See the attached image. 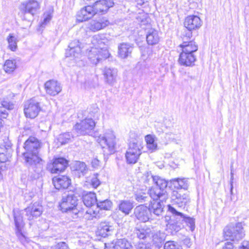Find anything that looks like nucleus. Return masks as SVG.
<instances>
[{
  "label": "nucleus",
  "instance_id": "393cba45",
  "mask_svg": "<svg viewBox=\"0 0 249 249\" xmlns=\"http://www.w3.org/2000/svg\"><path fill=\"white\" fill-rule=\"evenodd\" d=\"M154 231L153 228L147 226H144L140 228H136L135 233L140 239H145L151 237Z\"/></svg>",
  "mask_w": 249,
  "mask_h": 249
},
{
  "label": "nucleus",
  "instance_id": "f257e3e1",
  "mask_svg": "<svg viewBox=\"0 0 249 249\" xmlns=\"http://www.w3.org/2000/svg\"><path fill=\"white\" fill-rule=\"evenodd\" d=\"M40 143L37 139L31 137L24 143L26 152L22 154L27 165L36 168L35 171L38 173L42 171L44 163V161L37 155Z\"/></svg>",
  "mask_w": 249,
  "mask_h": 249
},
{
  "label": "nucleus",
  "instance_id": "3c124183",
  "mask_svg": "<svg viewBox=\"0 0 249 249\" xmlns=\"http://www.w3.org/2000/svg\"><path fill=\"white\" fill-rule=\"evenodd\" d=\"M51 249H69V247L65 242H59L51 248Z\"/></svg>",
  "mask_w": 249,
  "mask_h": 249
},
{
  "label": "nucleus",
  "instance_id": "7c9ffc66",
  "mask_svg": "<svg viewBox=\"0 0 249 249\" xmlns=\"http://www.w3.org/2000/svg\"><path fill=\"white\" fill-rule=\"evenodd\" d=\"M152 235L153 245H154L156 247L160 248L165 239V234L164 232L159 231L155 233L153 232Z\"/></svg>",
  "mask_w": 249,
  "mask_h": 249
},
{
  "label": "nucleus",
  "instance_id": "f03ea898",
  "mask_svg": "<svg viewBox=\"0 0 249 249\" xmlns=\"http://www.w3.org/2000/svg\"><path fill=\"white\" fill-rule=\"evenodd\" d=\"M163 209L161 203L154 201L151 202L149 208L143 205L137 206L134 210V214L138 220L145 222L149 220L151 213L159 216L162 213Z\"/></svg>",
  "mask_w": 249,
  "mask_h": 249
},
{
  "label": "nucleus",
  "instance_id": "4c0bfd02",
  "mask_svg": "<svg viewBox=\"0 0 249 249\" xmlns=\"http://www.w3.org/2000/svg\"><path fill=\"white\" fill-rule=\"evenodd\" d=\"M131 244L125 239H118L115 243L114 249H132Z\"/></svg>",
  "mask_w": 249,
  "mask_h": 249
},
{
  "label": "nucleus",
  "instance_id": "c85d7f7f",
  "mask_svg": "<svg viewBox=\"0 0 249 249\" xmlns=\"http://www.w3.org/2000/svg\"><path fill=\"white\" fill-rule=\"evenodd\" d=\"M91 43L93 45V47H97L100 51L107 50L105 46L108 43V40L105 38H102V36L96 35L92 37Z\"/></svg>",
  "mask_w": 249,
  "mask_h": 249
},
{
  "label": "nucleus",
  "instance_id": "b1692460",
  "mask_svg": "<svg viewBox=\"0 0 249 249\" xmlns=\"http://www.w3.org/2000/svg\"><path fill=\"white\" fill-rule=\"evenodd\" d=\"M168 210L175 215L180 216L183 218L184 221L190 228V230L193 231L195 228V219L190 217L185 216L182 213L178 212L173 207L168 205Z\"/></svg>",
  "mask_w": 249,
  "mask_h": 249
},
{
  "label": "nucleus",
  "instance_id": "a18cd8bd",
  "mask_svg": "<svg viewBox=\"0 0 249 249\" xmlns=\"http://www.w3.org/2000/svg\"><path fill=\"white\" fill-rule=\"evenodd\" d=\"M72 138H73V136H71L70 133H64L59 136L58 141L61 144H65L70 142Z\"/></svg>",
  "mask_w": 249,
  "mask_h": 249
},
{
  "label": "nucleus",
  "instance_id": "f704fd0d",
  "mask_svg": "<svg viewBox=\"0 0 249 249\" xmlns=\"http://www.w3.org/2000/svg\"><path fill=\"white\" fill-rule=\"evenodd\" d=\"M15 225L17 229V231L18 232L21 231L22 229L24 227V224L22 219V216L21 215L19 212L16 211L15 210L13 211Z\"/></svg>",
  "mask_w": 249,
  "mask_h": 249
},
{
  "label": "nucleus",
  "instance_id": "58836bf2",
  "mask_svg": "<svg viewBox=\"0 0 249 249\" xmlns=\"http://www.w3.org/2000/svg\"><path fill=\"white\" fill-rule=\"evenodd\" d=\"M17 68V62L15 60H7L4 65L3 69L6 73L13 72Z\"/></svg>",
  "mask_w": 249,
  "mask_h": 249
},
{
  "label": "nucleus",
  "instance_id": "bf43d9fd",
  "mask_svg": "<svg viewBox=\"0 0 249 249\" xmlns=\"http://www.w3.org/2000/svg\"><path fill=\"white\" fill-rule=\"evenodd\" d=\"M231 193H232V188H233L232 183V180H233V172H232V170H231Z\"/></svg>",
  "mask_w": 249,
  "mask_h": 249
},
{
  "label": "nucleus",
  "instance_id": "79ce46f5",
  "mask_svg": "<svg viewBox=\"0 0 249 249\" xmlns=\"http://www.w3.org/2000/svg\"><path fill=\"white\" fill-rule=\"evenodd\" d=\"M222 249H235L234 248L232 243L231 242H227L225 243L224 245L223 246ZM239 249H249V242L247 241H244L239 247Z\"/></svg>",
  "mask_w": 249,
  "mask_h": 249
},
{
  "label": "nucleus",
  "instance_id": "1a4fd4ad",
  "mask_svg": "<svg viewBox=\"0 0 249 249\" xmlns=\"http://www.w3.org/2000/svg\"><path fill=\"white\" fill-rule=\"evenodd\" d=\"M110 55L108 50L100 51L97 47H91L88 53V57L89 60L94 65L97 64L103 59L108 58Z\"/></svg>",
  "mask_w": 249,
  "mask_h": 249
},
{
  "label": "nucleus",
  "instance_id": "0eeeda50",
  "mask_svg": "<svg viewBox=\"0 0 249 249\" xmlns=\"http://www.w3.org/2000/svg\"><path fill=\"white\" fill-rule=\"evenodd\" d=\"M41 110L39 102L35 98L27 100L24 104V113L27 118H35Z\"/></svg>",
  "mask_w": 249,
  "mask_h": 249
},
{
  "label": "nucleus",
  "instance_id": "20e7f679",
  "mask_svg": "<svg viewBox=\"0 0 249 249\" xmlns=\"http://www.w3.org/2000/svg\"><path fill=\"white\" fill-rule=\"evenodd\" d=\"M142 141L139 139H135L131 141L129 147L125 153V159L128 164H134L142 154L143 148Z\"/></svg>",
  "mask_w": 249,
  "mask_h": 249
},
{
  "label": "nucleus",
  "instance_id": "cd10ccee",
  "mask_svg": "<svg viewBox=\"0 0 249 249\" xmlns=\"http://www.w3.org/2000/svg\"><path fill=\"white\" fill-rule=\"evenodd\" d=\"M83 201L85 206L87 207H95L98 202L95 193L88 192L83 196Z\"/></svg>",
  "mask_w": 249,
  "mask_h": 249
},
{
  "label": "nucleus",
  "instance_id": "de8ad7c7",
  "mask_svg": "<svg viewBox=\"0 0 249 249\" xmlns=\"http://www.w3.org/2000/svg\"><path fill=\"white\" fill-rule=\"evenodd\" d=\"M90 183L92 187L96 188L100 184L101 182L98 178V174H94L90 180Z\"/></svg>",
  "mask_w": 249,
  "mask_h": 249
},
{
  "label": "nucleus",
  "instance_id": "e433bc0d",
  "mask_svg": "<svg viewBox=\"0 0 249 249\" xmlns=\"http://www.w3.org/2000/svg\"><path fill=\"white\" fill-rule=\"evenodd\" d=\"M133 207V204L128 200L121 201L119 205V210L125 214H128Z\"/></svg>",
  "mask_w": 249,
  "mask_h": 249
},
{
  "label": "nucleus",
  "instance_id": "dca6fc26",
  "mask_svg": "<svg viewBox=\"0 0 249 249\" xmlns=\"http://www.w3.org/2000/svg\"><path fill=\"white\" fill-rule=\"evenodd\" d=\"M102 72L106 83L113 85L116 82L118 75V71L116 69L105 67Z\"/></svg>",
  "mask_w": 249,
  "mask_h": 249
},
{
  "label": "nucleus",
  "instance_id": "603ef678",
  "mask_svg": "<svg viewBox=\"0 0 249 249\" xmlns=\"http://www.w3.org/2000/svg\"><path fill=\"white\" fill-rule=\"evenodd\" d=\"M17 234L19 240L22 244L25 245L27 242V239L22 234L21 231H20V232L17 231Z\"/></svg>",
  "mask_w": 249,
  "mask_h": 249
},
{
  "label": "nucleus",
  "instance_id": "4be33fe9",
  "mask_svg": "<svg viewBox=\"0 0 249 249\" xmlns=\"http://www.w3.org/2000/svg\"><path fill=\"white\" fill-rule=\"evenodd\" d=\"M69 49L66 52L67 57H73L77 58L80 55L81 48L79 40H74L71 41L69 45Z\"/></svg>",
  "mask_w": 249,
  "mask_h": 249
},
{
  "label": "nucleus",
  "instance_id": "f3484780",
  "mask_svg": "<svg viewBox=\"0 0 249 249\" xmlns=\"http://www.w3.org/2000/svg\"><path fill=\"white\" fill-rule=\"evenodd\" d=\"M202 23V21L199 17L190 15L185 18L184 26L189 31L196 30L201 26Z\"/></svg>",
  "mask_w": 249,
  "mask_h": 249
},
{
  "label": "nucleus",
  "instance_id": "bb28decb",
  "mask_svg": "<svg viewBox=\"0 0 249 249\" xmlns=\"http://www.w3.org/2000/svg\"><path fill=\"white\" fill-rule=\"evenodd\" d=\"M160 40V36L159 32L153 28L149 29L146 35V41L150 45H154L158 44Z\"/></svg>",
  "mask_w": 249,
  "mask_h": 249
},
{
  "label": "nucleus",
  "instance_id": "5fc2aeb1",
  "mask_svg": "<svg viewBox=\"0 0 249 249\" xmlns=\"http://www.w3.org/2000/svg\"><path fill=\"white\" fill-rule=\"evenodd\" d=\"M149 174L152 175L151 172H146V173H145L143 175V176L142 177V179L143 180L144 182H145V183L152 182V179H150V178L148 176L149 175Z\"/></svg>",
  "mask_w": 249,
  "mask_h": 249
},
{
  "label": "nucleus",
  "instance_id": "6e6552de",
  "mask_svg": "<svg viewBox=\"0 0 249 249\" xmlns=\"http://www.w3.org/2000/svg\"><path fill=\"white\" fill-rule=\"evenodd\" d=\"M95 125L92 119H86L77 123L73 127V131L76 132V136L89 134L93 129Z\"/></svg>",
  "mask_w": 249,
  "mask_h": 249
},
{
  "label": "nucleus",
  "instance_id": "864d4df0",
  "mask_svg": "<svg viewBox=\"0 0 249 249\" xmlns=\"http://www.w3.org/2000/svg\"><path fill=\"white\" fill-rule=\"evenodd\" d=\"M91 163L93 168L97 169L100 166L101 161L97 158H95L92 160Z\"/></svg>",
  "mask_w": 249,
  "mask_h": 249
},
{
  "label": "nucleus",
  "instance_id": "6ab92c4d",
  "mask_svg": "<svg viewBox=\"0 0 249 249\" xmlns=\"http://www.w3.org/2000/svg\"><path fill=\"white\" fill-rule=\"evenodd\" d=\"M95 14L91 5H88L82 8L76 15L77 20L79 22H83L91 18Z\"/></svg>",
  "mask_w": 249,
  "mask_h": 249
},
{
  "label": "nucleus",
  "instance_id": "4d7b16f0",
  "mask_svg": "<svg viewBox=\"0 0 249 249\" xmlns=\"http://www.w3.org/2000/svg\"><path fill=\"white\" fill-rule=\"evenodd\" d=\"M51 16L48 14L44 18L43 22L42 23L41 26H43L44 24H46L47 22H49L51 19Z\"/></svg>",
  "mask_w": 249,
  "mask_h": 249
},
{
  "label": "nucleus",
  "instance_id": "f8f14e48",
  "mask_svg": "<svg viewBox=\"0 0 249 249\" xmlns=\"http://www.w3.org/2000/svg\"><path fill=\"white\" fill-rule=\"evenodd\" d=\"M68 164L67 160L63 158H55L48 165V168L53 174H58L65 170Z\"/></svg>",
  "mask_w": 249,
  "mask_h": 249
},
{
  "label": "nucleus",
  "instance_id": "39448f33",
  "mask_svg": "<svg viewBox=\"0 0 249 249\" xmlns=\"http://www.w3.org/2000/svg\"><path fill=\"white\" fill-rule=\"evenodd\" d=\"M224 237L226 240H231L238 242L245 236L243 225L241 223H236L235 225H229L224 229Z\"/></svg>",
  "mask_w": 249,
  "mask_h": 249
},
{
  "label": "nucleus",
  "instance_id": "c03bdc74",
  "mask_svg": "<svg viewBox=\"0 0 249 249\" xmlns=\"http://www.w3.org/2000/svg\"><path fill=\"white\" fill-rule=\"evenodd\" d=\"M8 47L12 51H15L17 48V39L12 34H10L7 37Z\"/></svg>",
  "mask_w": 249,
  "mask_h": 249
},
{
  "label": "nucleus",
  "instance_id": "72a5a7b5",
  "mask_svg": "<svg viewBox=\"0 0 249 249\" xmlns=\"http://www.w3.org/2000/svg\"><path fill=\"white\" fill-rule=\"evenodd\" d=\"M98 230V233L100 236L106 237L111 234L113 228L107 223L104 222L100 223Z\"/></svg>",
  "mask_w": 249,
  "mask_h": 249
},
{
  "label": "nucleus",
  "instance_id": "aec40b11",
  "mask_svg": "<svg viewBox=\"0 0 249 249\" xmlns=\"http://www.w3.org/2000/svg\"><path fill=\"white\" fill-rule=\"evenodd\" d=\"M39 8V3L35 0L24 1L20 6L21 10L23 11L25 13H30L32 15H34Z\"/></svg>",
  "mask_w": 249,
  "mask_h": 249
},
{
  "label": "nucleus",
  "instance_id": "a211bd4d",
  "mask_svg": "<svg viewBox=\"0 0 249 249\" xmlns=\"http://www.w3.org/2000/svg\"><path fill=\"white\" fill-rule=\"evenodd\" d=\"M44 87L46 93L51 96L58 94L62 90L61 84L54 80L47 81L44 84Z\"/></svg>",
  "mask_w": 249,
  "mask_h": 249
},
{
  "label": "nucleus",
  "instance_id": "052dcab7",
  "mask_svg": "<svg viewBox=\"0 0 249 249\" xmlns=\"http://www.w3.org/2000/svg\"><path fill=\"white\" fill-rule=\"evenodd\" d=\"M145 248V245L144 244H139L138 247V249H144Z\"/></svg>",
  "mask_w": 249,
  "mask_h": 249
},
{
  "label": "nucleus",
  "instance_id": "a878e982",
  "mask_svg": "<svg viewBox=\"0 0 249 249\" xmlns=\"http://www.w3.org/2000/svg\"><path fill=\"white\" fill-rule=\"evenodd\" d=\"M133 49L132 45L123 43L118 46V55L122 58H126L131 55Z\"/></svg>",
  "mask_w": 249,
  "mask_h": 249
},
{
  "label": "nucleus",
  "instance_id": "4468645a",
  "mask_svg": "<svg viewBox=\"0 0 249 249\" xmlns=\"http://www.w3.org/2000/svg\"><path fill=\"white\" fill-rule=\"evenodd\" d=\"M109 24V21L105 18H100L90 21L87 25V28L93 32L101 30Z\"/></svg>",
  "mask_w": 249,
  "mask_h": 249
},
{
  "label": "nucleus",
  "instance_id": "37998d69",
  "mask_svg": "<svg viewBox=\"0 0 249 249\" xmlns=\"http://www.w3.org/2000/svg\"><path fill=\"white\" fill-rule=\"evenodd\" d=\"M75 169L79 174L84 176L88 171L86 164L83 162L77 161L75 164Z\"/></svg>",
  "mask_w": 249,
  "mask_h": 249
},
{
  "label": "nucleus",
  "instance_id": "2eb2a0df",
  "mask_svg": "<svg viewBox=\"0 0 249 249\" xmlns=\"http://www.w3.org/2000/svg\"><path fill=\"white\" fill-rule=\"evenodd\" d=\"M149 194L153 200L151 202L156 201L158 202H163L168 198V195L165 190H161L158 187H152L149 191Z\"/></svg>",
  "mask_w": 249,
  "mask_h": 249
},
{
  "label": "nucleus",
  "instance_id": "7ed1b4c3",
  "mask_svg": "<svg viewBox=\"0 0 249 249\" xmlns=\"http://www.w3.org/2000/svg\"><path fill=\"white\" fill-rule=\"evenodd\" d=\"M97 141L102 146L105 154H112L116 151V138L112 130H107L103 135L98 137Z\"/></svg>",
  "mask_w": 249,
  "mask_h": 249
},
{
  "label": "nucleus",
  "instance_id": "9b49d317",
  "mask_svg": "<svg viewBox=\"0 0 249 249\" xmlns=\"http://www.w3.org/2000/svg\"><path fill=\"white\" fill-rule=\"evenodd\" d=\"M172 202L178 205V207H184L190 201L189 196L182 191L174 190L171 196Z\"/></svg>",
  "mask_w": 249,
  "mask_h": 249
},
{
  "label": "nucleus",
  "instance_id": "c9c22d12",
  "mask_svg": "<svg viewBox=\"0 0 249 249\" xmlns=\"http://www.w3.org/2000/svg\"><path fill=\"white\" fill-rule=\"evenodd\" d=\"M150 179H152V183H155L156 185V187H158L161 189V190H165L167 186V181L159 176H154L152 175L148 176Z\"/></svg>",
  "mask_w": 249,
  "mask_h": 249
},
{
  "label": "nucleus",
  "instance_id": "473e14b6",
  "mask_svg": "<svg viewBox=\"0 0 249 249\" xmlns=\"http://www.w3.org/2000/svg\"><path fill=\"white\" fill-rule=\"evenodd\" d=\"M156 137L154 135L148 134L145 136L147 148L151 152L158 150V144L156 142Z\"/></svg>",
  "mask_w": 249,
  "mask_h": 249
},
{
  "label": "nucleus",
  "instance_id": "09e8293b",
  "mask_svg": "<svg viewBox=\"0 0 249 249\" xmlns=\"http://www.w3.org/2000/svg\"><path fill=\"white\" fill-rule=\"evenodd\" d=\"M164 249H180V247L174 241H168L165 243Z\"/></svg>",
  "mask_w": 249,
  "mask_h": 249
},
{
  "label": "nucleus",
  "instance_id": "9d476101",
  "mask_svg": "<svg viewBox=\"0 0 249 249\" xmlns=\"http://www.w3.org/2000/svg\"><path fill=\"white\" fill-rule=\"evenodd\" d=\"M114 3L112 0H96L92 5L95 14H104L108 9L113 6Z\"/></svg>",
  "mask_w": 249,
  "mask_h": 249
},
{
  "label": "nucleus",
  "instance_id": "8fccbe9b",
  "mask_svg": "<svg viewBox=\"0 0 249 249\" xmlns=\"http://www.w3.org/2000/svg\"><path fill=\"white\" fill-rule=\"evenodd\" d=\"M135 198L138 202H143L147 201L148 197L145 193H139L136 194Z\"/></svg>",
  "mask_w": 249,
  "mask_h": 249
},
{
  "label": "nucleus",
  "instance_id": "5701e85b",
  "mask_svg": "<svg viewBox=\"0 0 249 249\" xmlns=\"http://www.w3.org/2000/svg\"><path fill=\"white\" fill-rule=\"evenodd\" d=\"M71 179L67 176H62L55 177L53 179V182L56 189L67 188L71 184Z\"/></svg>",
  "mask_w": 249,
  "mask_h": 249
},
{
  "label": "nucleus",
  "instance_id": "13d9d810",
  "mask_svg": "<svg viewBox=\"0 0 249 249\" xmlns=\"http://www.w3.org/2000/svg\"><path fill=\"white\" fill-rule=\"evenodd\" d=\"M137 4L138 5L142 6L143 5H147L148 1L147 0H137Z\"/></svg>",
  "mask_w": 249,
  "mask_h": 249
},
{
  "label": "nucleus",
  "instance_id": "2f4dec72",
  "mask_svg": "<svg viewBox=\"0 0 249 249\" xmlns=\"http://www.w3.org/2000/svg\"><path fill=\"white\" fill-rule=\"evenodd\" d=\"M172 185L177 189L187 190L189 187L188 180L186 178H175L171 180Z\"/></svg>",
  "mask_w": 249,
  "mask_h": 249
},
{
  "label": "nucleus",
  "instance_id": "ddd939ff",
  "mask_svg": "<svg viewBox=\"0 0 249 249\" xmlns=\"http://www.w3.org/2000/svg\"><path fill=\"white\" fill-rule=\"evenodd\" d=\"M24 211L27 219L31 220L41 215L43 212V207L38 202H35L26 208Z\"/></svg>",
  "mask_w": 249,
  "mask_h": 249
},
{
  "label": "nucleus",
  "instance_id": "6e6d98bb",
  "mask_svg": "<svg viewBox=\"0 0 249 249\" xmlns=\"http://www.w3.org/2000/svg\"><path fill=\"white\" fill-rule=\"evenodd\" d=\"M2 105L4 107L9 110L12 109L14 108V105L13 104H10L5 101L2 102Z\"/></svg>",
  "mask_w": 249,
  "mask_h": 249
},
{
  "label": "nucleus",
  "instance_id": "49530a36",
  "mask_svg": "<svg viewBox=\"0 0 249 249\" xmlns=\"http://www.w3.org/2000/svg\"><path fill=\"white\" fill-rule=\"evenodd\" d=\"M7 152V149L5 145H3L0 143V162H5L8 160V157L5 155Z\"/></svg>",
  "mask_w": 249,
  "mask_h": 249
},
{
  "label": "nucleus",
  "instance_id": "a19ab883",
  "mask_svg": "<svg viewBox=\"0 0 249 249\" xmlns=\"http://www.w3.org/2000/svg\"><path fill=\"white\" fill-rule=\"evenodd\" d=\"M99 213V211L94 210L91 207L89 208L84 213L83 217L86 220H92L93 218L96 217Z\"/></svg>",
  "mask_w": 249,
  "mask_h": 249
},
{
  "label": "nucleus",
  "instance_id": "c756f323",
  "mask_svg": "<svg viewBox=\"0 0 249 249\" xmlns=\"http://www.w3.org/2000/svg\"><path fill=\"white\" fill-rule=\"evenodd\" d=\"M179 46L181 48L182 52L193 54H194L198 49L197 45L195 42L192 41L189 42H183Z\"/></svg>",
  "mask_w": 249,
  "mask_h": 249
},
{
  "label": "nucleus",
  "instance_id": "412c9836",
  "mask_svg": "<svg viewBox=\"0 0 249 249\" xmlns=\"http://www.w3.org/2000/svg\"><path fill=\"white\" fill-rule=\"evenodd\" d=\"M196 60V56L195 54L181 52L178 62L181 66L191 67L194 65Z\"/></svg>",
  "mask_w": 249,
  "mask_h": 249
},
{
  "label": "nucleus",
  "instance_id": "423d86ee",
  "mask_svg": "<svg viewBox=\"0 0 249 249\" xmlns=\"http://www.w3.org/2000/svg\"><path fill=\"white\" fill-rule=\"evenodd\" d=\"M77 198L73 194H69L66 196H63L61 202L60 204V207L61 210L64 212H72L77 216H80L81 213L77 212L76 208L77 205Z\"/></svg>",
  "mask_w": 249,
  "mask_h": 249
},
{
  "label": "nucleus",
  "instance_id": "ea45409f",
  "mask_svg": "<svg viewBox=\"0 0 249 249\" xmlns=\"http://www.w3.org/2000/svg\"><path fill=\"white\" fill-rule=\"evenodd\" d=\"M112 206V202L108 199H106L98 201L96 206V209L100 208L101 210H109L111 208Z\"/></svg>",
  "mask_w": 249,
  "mask_h": 249
}]
</instances>
